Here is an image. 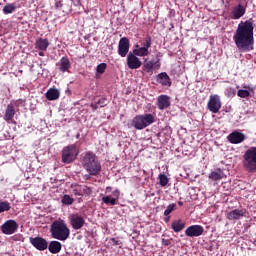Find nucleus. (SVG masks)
Returning <instances> with one entry per match:
<instances>
[{"instance_id": "f257e3e1", "label": "nucleus", "mask_w": 256, "mask_h": 256, "mask_svg": "<svg viewBox=\"0 0 256 256\" xmlns=\"http://www.w3.org/2000/svg\"><path fill=\"white\" fill-rule=\"evenodd\" d=\"M254 21L252 18L246 21H241L238 24L236 29V33L233 36V41L241 53H249V51H253L255 49L253 45H255L254 33L255 26H253Z\"/></svg>"}, {"instance_id": "f03ea898", "label": "nucleus", "mask_w": 256, "mask_h": 256, "mask_svg": "<svg viewBox=\"0 0 256 256\" xmlns=\"http://www.w3.org/2000/svg\"><path fill=\"white\" fill-rule=\"evenodd\" d=\"M50 233L52 239H57V241H67L71 236V229H69L65 220L58 219L50 225Z\"/></svg>"}, {"instance_id": "7ed1b4c3", "label": "nucleus", "mask_w": 256, "mask_h": 256, "mask_svg": "<svg viewBox=\"0 0 256 256\" xmlns=\"http://www.w3.org/2000/svg\"><path fill=\"white\" fill-rule=\"evenodd\" d=\"M82 165L92 177H97V175L101 173V163L99 162L97 155L93 152H87L84 155Z\"/></svg>"}, {"instance_id": "20e7f679", "label": "nucleus", "mask_w": 256, "mask_h": 256, "mask_svg": "<svg viewBox=\"0 0 256 256\" xmlns=\"http://www.w3.org/2000/svg\"><path fill=\"white\" fill-rule=\"evenodd\" d=\"M153 123H155V117L153 114H144L135 116L131 122V125L132 127L141 131Z\"/></svg>"}, {"instance_id": "39448f33", "label": "nucleus", "mask_w": 256, "mask_h": 256, "mask_svg": "<svg viewBox=\"0 0 256 256\" xmlns=\"http://www.w3.org/2000/svg\"><path fill=\"white\" fill-rule=\"evenodd\" d=\"M79 155V149L75 144L68 145L62 149L61 157L62 163L65 165H69V163H73L75 159H77Z\"/></svg>"}, {"instance_id": "423d86ee", "label": "nucleus", "mask_w": 256, "mask_h": 256, "mask_svg": "<svg viewBox=\"0 0 256 256\" xmlns=\"http://www.w3.org/2000/svg\"><path fill=\"white\" fill-rule=\"evenodd\" d=\"M244 167L250 171V173H255L256 171V147H250L246 150L244 154Z\"/></svg>"}, {"instance_id": "0eeeda50", "label": "nucleus", "mask_w": 256, "mask_h": 256, "mask_svg": "<svg viewBox=\"0 0 256 256\" xmlns=\"http://www.w3.org/2000/svg\"><path fill=\"white\" fill-rule=\"evenodd\" d=\"M207 109L210 110L211 113H219V111H221V97L217 94L210 95Z\"/></svg>"}, {"instance_id": "6e6552de", "label": "nucleus", "mask_w": 256, "mask_h": 256, "mask_svg": "<svg viewBox=\"0 0 256 256\" xmlns=\"http://www.w3.org/2000/svg\"><path fill=\"white\" fill-rule=\"evenodd\" d=\"M155 69H161V62L159 60H148L145 59L144 64L142 66V71L147 73V75H153Z\"/></svg>"}, {"instance_id": "1a4fd4ad", "label": "nucleus", "mask_w": 256, "mask_h": 256, "mask_svg": "<svg viewBox=\"0 0 256 256\" xmlns=\"http://www.w3.org/2000/svg\"><path fill=\"white\" fill-rule=\"evenodd\" d=\"M30 243L31 245L37 249V251H46V249L49 247V242H47V239L36 236V237H30Z\"/></svg>"}, {"instance_id": "9d476101", "label": "nucleus", "mask_w": 256, "mask_h": 256, "mask_svg": "<svg viewBox=\"0 0 256 256\" xmlns=\"http://www.w3.org/2000/svg\"><path fill=\"white\" fill-rule=\"evenodd\" d=\"M19 229V224L15 220H7L1 226V231L4 235H13Z\"/></svg>"}, {"instance_id": "9b49d317", "label": "nucleus", "mask_w": 256, "mask_h": 256, "mask_svg": "<svg viewBox=\"0 0 256 256\" xmlns=\"http://www.w3.org/2000/svg\"><path fill=\"white\" fill-rule=\"evenodd\" d=\"M247 215H249V212L247 211V209L242 208V209H234L228 212L226 217L229 221H239L243 219V217H247Z\"/></svg>"}, {"instance_id": "f8f14e48", "label": "nucleus", "mask_w": 256, "mask_h": 256, "mask_svg": "<svg viewBox=\"0 0 256 256\" xmlns=\"http://www.w3.org/2000/svg\"><path fill=\"white\" fill-rule=\"evenodd\" d=\"M69 221L72 229H74L75 231L83 229V227L85 226V218H83V216L79 214H71L69 216Z\"/></svg>"}, {"instance_id": "ddd939ff", "label": "nucleus", "mask_w": 256, "mask_h": 256, "mask_svg": "<svg viewBox=\"0 0 256 256\" xmlns=\"http://www.w3.org/2000/svg\"><path fill=\"white\" fill-rule=\"evenodd\" d=\"M205 232V228L201 225H191L185 230L186 237H201Z\"/></svg>"}, {"instance_id": "4468645a", "label": "nucleus", "mask_w": 256, "mask_h": 256, "mask_svg": "<svg viewBox=\"0 0 256 256\" xmlns=\"http://www.w3.org/2000/svg\"><path fill=\"white\" fill-rule=\"evenodd\" d=\"M129 48V38H121L118 43V55H120V57H127V54L129 53Z\"/></svg>"}, {"instance_id": "2eb2a0df", "label": "nucleus", "mask_w": 256, "mask_h": 256, "mask_svg": "<svg viewBox=\"0 0 256 256\" xmlns=\"http://www.w3.org/2000/svg\"><path fill=\"white\" fill-rule=\"evenodd\" d=\"M16 113L15 106L13 104H8L5 109L4 121L8 124L13 123L14 125H17V121L13 120Z\"/></svg>"}, {"instance_id": "dca6fc26", "label": "nucleus", "mask_w": 256, "mask_h": 256, "mask_svg": "<svg viewBox=\"0 0 256 256\" xmlns=\"http://www.w3.org/2000/svg\"><path fill=\"white\" fill-rule=\"evenodd\" d=\"M157 107L160 111H165L171 107V97L162 94L157 97Z\"/></svg>"}, {"instance_id": "f3484780", "label": "nucleus", "mask_w": 256, "mask_h": 256, "mask_svg": "<svg viewBox=\"0 0 256 256\" xmlns=\"http://www.w3.org/2000/svg\"><path fill=\"white\" fill-rule=\"evenodd\" d=\"M155 79L157 83L162 85V87H171V85H173V82H171V77H169L167 72H161L157 74Z\"/></svg>"}, {"instance_id": "a211bd4d", "label": "nucleus", "mask_w": 256, "mask_h": 256, "mask_svg": "<svg viewBox=\"0 0 256 256\" xmlns=\"http://www.w3.org/2000/svg\"><path fill=\"white\" fill-rule=\"evenodd\" d=\"M227 139L232 143V145H239V143H243L245 141V134L239 131H234L228 135Z\"/></svg>"}, {"instance_id": "6ab92c4d", "label": "nucleus", "mask_w": 256, "mask_h": 256, "mask_svg": "<svg viewBox=\"0 0 256 256\" xmlns=\"http://www.w3.org/2000/svg\"><path fill=\"white\" fill-rule=\"evenodd\" d=\"M127 65L129 69H139L143 63L135 54L130 52L127 56Z\"/></svg>"}, {"instance_id": "aec40b11", "label": "nucleus", "mask_w": 256, "mask_h": 256, "mask_svg": "<svg viewBox=\"0 0 256 256\" xmlns=\"http://www.w3.org/2000/svg\"><path fill=\"white\" fill-rule=\"evenodd\" d=\"M121 196V191L119 189H116L112 192V197L111 196H104L102 197V202L105 203L106 205H117V201H119V197Z\"/></svg>"}, {"instance_id": "412c9836", "label": "nucleus", "mask_w": 256, "mask_h": 256, "mask_svg": "<svg viewBox=\"0 0 256 256\" xmlns=\"http://www.w3.org/2000/svg\"><path fill=\"white\" fill-rule=\"evenodd\" d=\"M52 255H57V253H61V249H63V245L61 242L57 240H53L49 243L48 248H47Z\"/></svg>"}, {"instance_id": "4be33fe9", "label": "nucleus", "mask_w": 256, "mask_h": 256, "mask_svg": "<svg viewBox=\"0 0 256 256\" xmlns=\"http://www.w3.org/2000/svg\"><path fill=\"white\" fill-rule=\"evenodd\" d=\"M246 12H247V9H245L243 5L238 4L232 10V18L241 19V17H243V15H245Z\"/></svg>"}, {"instance_id": "5701e85b", "label": "nucleus", "mask_w": 256, "mask_h": 256, "mask_svg": "<svg viewBox=\"0 0 256 256\" xmlns=\"http://www.w3.org/2000/svg\"><path fill=\"white\" fill-rule=\"evenodd\" d=\"M69 69H71V61L69 60V57H62L60 59L59 71H61V73H67Z\"/></svg>"}, {"instance_id": "b1692460", "label": "nucleus", "mask_w": 256, "mask_h": 256, "mask_svg": "<svg viewBox=\"0 0 256 256\" xmlns=\"http://www.w3.org/2000/svg\"><path fill=\"white\" fill-rule=\"evenodd\" d=\"M60 95H61V92H59V89L50 88L46 92V99H48V101H57Z\"/></svg>"}, {"instance_id": "393cba45", "label": "nucleus", "mask_w": 256, "mask_h": 256, "mask_svg": "<svg viewBox=\"0 0 256 256\" xmlns=\"http://www.w3.org/2000/svg\"><path fill=\"white\" fill-rule=\"evenodd\" d=\"M174 233H181L185 229V221L182 219L174 220L171 225Z\"/></svg>"}, {"instance_id": "a878e982", "label": "nucleus", "mask_w": 256, "mask_h": 256, "mask_svg": "<svg viewBox=\"0 0 256 256\" xmlns=\"http://www.w3.org/2000/svg\"><path fill=\"white\" fill-rule=\"evenodd\" d=\"M47 47H49V40L40 38L36 41V48L40 51H47Z\"/></svg>"}, {"instance_id": "bb28decb", "label": "nucleus", "mask_w": 256, "mask_h": 256, "mask_svg": "<svg viewBox=\"0 0 256 256\" xmlns=\"http://www.w3.org/2000/svg\"><path fill=\"white\" fill-rule=\"evenodd\" d=\"M208 177L212 181H221L223 179V171L221 168H218L216 171H212Z\"/></svg>"}, {"instance_id": "cd10ccee", "label": "nucleus", "mask_w": 256, "mask_h": 256, "mask_svg": "<svg viewBox=\"0 0 256 256\" xmlns=\"http://www.w3.org/2000/svg\"><path fill=\"white\" fill-rule=\"evenodd\" d=\"M17 10V5L15 3H8L3 7V13L4 15H9L11 13H15Z\"/></svg>"}, {"instance_id": "c85d7f7f", "label": "nucleus", "mask_w": 256, "mask_h": 256, "mask_svg": "<svg viewBox=\"0 0 256 256\" xmlns=\"http://www.w3.org/2000/svg\"><path fill=\"white\" fill-rule=\"evenodd\" d=\"M133 53L136 57H147L149 55V50L144 47H139L133 50Z\"/></svg>"}, {"instance_id": "c756f323", "label": "nucleus", "mask_w": 256, "mask_h": 256, "mask_svg": "<svg viewBox=\"0 0 256 256\" xmlns=\"http://www.w3.org/2000/svg\"><path fill=\"white\" fill-rule=\"evenodd\" d=\"M158 179H159V184L161 185V187H167V185L169 183V178L167 177V175L159 174Z\"/></svg>"}, {"instance_id": "7c9ffc66", "label": "nucleus", "mask_w": 256, "mask_h": 256, "mask_svg": "<svg viewBox=\"0 0 256 256\" xmlns=\"http://www.w3.org/2000/svg\"><path fill=\"white\" fill-rule=\"evenodd\" d=\"M5 211H11V203L2 201L0 202V213H5Z\"/></svg>"}, {"instance_id": "2f4dec72", "label": "nucleus", "mask_w": 256, "mask_h": 256, "mask_svg": "<svg viewBox=\"0 0 256 256\" xmlns=\"http://www.w3.org/2000/svg\"><path fill=\"white\" fill-rule=\"evenodd\" d=\"M175 209H177V204H175V203L169 204L167 206L166 210L164 211V216L169 217V215H171V213H173V211H175Z\"/></svg>"}, {"instance_id": "473e14b6", "label": "nucleus", "mask_w": 256, "mask_h": 256, "mask_svg": "<svg viewBox=\"0 0 256 256\" xmlns=\"http://www.w3.org/2000/svg\"><path fill=\"white\" fill-rule=\"evenodd\" d=\"M80 191H81V197H83V195H91L93 193V190L91 189V187L89 186H82L80 185Z\"/></svg>"}, {"instance_id": "72a5a7b5", "label": "nucleus", "mask_w": 256, "mask_h": 256, "mask_svg": "<svg viewBox=\"0 0 256 256\" xmlns=\"http://www.w3.org/2000/svg\"><path fill=\"white\" fill-rule=\"evenodd\" d=\"M74 201L75 199L71 198L68 194H65L61 199V203H63V205H71Z\"/></svg>"}, {"instance_id": "f704fd0d", "label": "nucleus", "mask_w": 256, "mask_h": 256, "mask_svg": "<svg viewBox=\"0 0 256 256\" xmlns=\"http://www.w3.org/2000/svg\"><path fill=\"white\" fill-rule=\"evenodd\" d=\"M152 43H153V40H152L151 36H147L145 38V41L142 43V47H144V49L149 50V49H151Z\"/></svg>"}, {"instance_id": "c9c22d12", "label": "nucleus", "mask_w": 256, "mask_h": 256, "mask_svg": "<svg viewBox=\"0 0 256 256\" xmlns=\"http://www.w3.org/2000/svg\"><path fill=\"white\" fill-rule=\"evenodd\" d=\"M237 95L241 99H247V97H249L251 95V92H249V90L241 89V90H238Z\"/></svg>"}, {"instance_id": "e433bc0d", "label": "nucleus", "mask_w": 256, "mask_h": 256, "mask_svg": "<svg viewBox=\"0 0 256 256\" xmlns=\"http://www.w3.org/2000/svg\"><path fill=\"white\" fill-rule=\"evenodd\" d=\"M106 69H107V64L106 63H100L97 66L96 71H97V73H100V75H103V73H105Z\"/></svg>"}, {"instance_id": "4c0bfd02", "label": "nucleus", "mask_w": 256, "mask_h": 256, "mask_svg": "<svg viewBox=\"0 0 256 256\" xmlns=\"http://www.w3.org/2000/svg\"><path fill=\"white\" fill-rule=\"evenodd\" d=\"M72 193L76 197H81V185H75L72 189Z\"/></svg>"}, {"instance_id": "58836bf2", "label": "nucleus", "mask_w": 256, "mask_h": 256, "mask_svg": "<svg viewBox=\"0 0 256 256\" xmlns=\"http://www.w3.org/2000/svg\"><path fill=\"white\" fill-rule=\"evenodd\" d=\"M98 107H107V99L101 98L97 102Z\"/></svg>"}, {"instance_id": "ea45409f", "label": "nucleus", "mask_w": 256, "mask_h": 256, "mask_svg": "<svg viewBox=\"0 0 256 256\" xmlns=\"http://www.w3.org/2000/svg\"><path fill=\"white\" fill-rule=\"evenodd\" d=\"M162 245H164L165 247H169V245H171V240L163 238Z\"/></svg>"}, {"instance_id": "a19ab883", "label": "nucleus", "mask_w": 256, "mask_h": 256, "mask_svg": "<svg viewBox=\"0 0 256 256\" xmlns=\"http://www.w3.org/2000/svg\"><path fill=\"white\" fill-rule=\"evenodd\" d=\"M71 3H73L74 7L81 6V0H70Z\"/></svg>"}, {"instance_id": "79ce46f5", "label": "nucleus", "mask_w": 256, "mask_h": 256, "mask_svg": "<svg viewBox=\"0 0 256 256\" xmlns=\"http://www.w3.org/2000/svg\"><path fill=\"white\" fill-rule=\"evenodd\" d=\"M90 107L94 110V111H97L99 109V104L96 103H91L90 104Z\"/></svg>"}, {"instance_id": "37998d69", "label": "nucleus", "mask_w": 256, "mask_h": 256, "mask_svg": "<svg viewBox=\"0 0 256 256\" xmlns=\"http://www.w3.org/2000/svg\"><path fill=\"white\" fill-rule=\"evenodd\" d=\"M55 7H56V9H61V7H63V3H61V1H57L55 3Z\"/></svg>"}, {"instance_id": "c03bdc74", "label": "nucleus", "mask_w": 256, "mask_h": 256, "mask_svg": "<svg viewBox=\"0 0 256 256\" xmlns=\"http://www.w3.org/2000/svg\"><path fill=\"white\" fill-rule=\"evenodd\" d=\"M110 241L113 243V245H119V240H116L115 238H111Z\"/></svg>"}, {"instance_id": "a18cd8bd", "label": "nucleus", "mask_w": 256, "mask_h": 256, "mask_svg": "<svg viewBox=\"0 0 256 256\" xmlns=\"http://www.w3.org/2000/svg\"><path fill=\"white\" fill-rule=\"evenodd\" d=\"M111 191H113V188L108 186L106 187V193H111Z\"/></svg>"}, {"instance_id": "49530a36", "label": "nucleus", "mask_w": 256, "mask_h": 256, "mask_svg": "<svg viewBox=\"0 0 256 256\" xmlns=\"http://www.w3.org/2000/svg\"><path fill=\"white\" fill-rule=\"evenodd\" d=\"M171 219V216H167L165 219H164V221H165V223H169V220Z\"/></svg>"}, {"instance_id": "de8ad7c7", "label": "nucleus", "mask_w": 256, "mask_h": 256, "mask_svg": "<svg viewBox=\"0 0 256 256\" xmlns=\"http://www.w3.org/2000/svg\"><path fill=\"white\" fill-rule=\"evenodd\" d=\"M40 57H43L44 53L43 52H39Z\"/></svg>"}, {"instance_id": "09e8293b", "label": "nucleus", "mask_w": 256, "mask_h": 256, "mask_svg": "<svg viewBox=\"0 0 256 256\" xmlns=\"http://www.w3.org/2000/svg\"><path fill=\"white\" fill-rule=\"evenodd\" d=\"M79 137H81V134L78 133V134L76 135V138L79 139Z\"/></svg>"}, {"instance_id": "8fccbe9b", "label": "nucleus", "mask_w": 256, "mask_h": 256, "mask_svg": "<svg viewBox=\"0 0 256 256\" xmlns=\"http://www.w3.org/2000/svg\"><path fill=\"white\" fill-rule=\"evenodd\" d=\"M178 205H183V202H178Z\"/></svg>"}]
</instances>
